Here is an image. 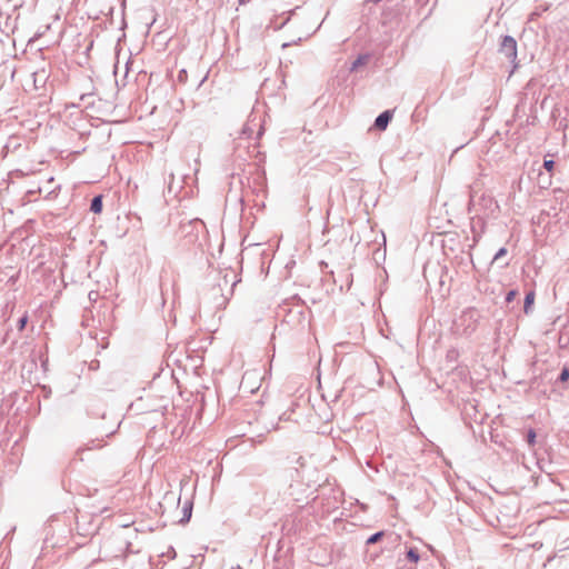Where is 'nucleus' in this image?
Returning a JSON list of instances; mask_svg holds the SVG:
<instances>
[{
	"label": "nucleus",
	"instance_id": "obj_11",
	"mask_svg": "<svg viewBox=\"0 0 569 569\" xmlns=\"http://www.w3.org/2000/svg\"><path fill=\"white\" fill-rule=\"evenodd\" d=\"M559 379L561 381H567L569 379V369L568 368L562 369Z\"/></svg>",
	"mask_w": 569,
	"mask_h": 569
},
{
	"label": "nucleus",
	"instance_id": "obj_10",
	"mask_svg": "<svg viewBox=\"0 0 569 569\" xmlns=\"http://www.w3.org/2000/svg\"><path fill=\"white\" fill-rule=\"evenodd\" d=\"M507 253V249L506 248H500L498 250V252L495 254L493 257V260L492 261H497L499 260L502 256H505Z\"/></svg>",
	"mask_w": 569,
	"mask_h": 569
},
{
	"label": "nucleus",
	"instance_id": "obj_1",
	"mask_svg": "<svg viewBox=\"0 0 569 569\" xmlns=\"http://www.w3.org/2000/svg\"><path fill=\"white\" fill-rule=\"evenodd\" d=\"M501 51L508 59L515 60L517 58V41L511 36H505L501 41Z\"/></svg>",
	"mask_w": 569,
	"mask_h": 569
},
{
	"label": "nucleus",
	"instance_id": "obj_15",
	"mask_svg": "<svg viewBox=\"0 0 569 569\" xmlns=\"http://www.w3.org/2000/svg\"><path fill=\"white\" fill-rule=\"evenodd\" d=\"M515 296H516V291H513V290L509 291V292L507 293V297H506L507 302L512 301V300H513V298H515Z\"/></svg>",
	"mask_w": 569,
	"mask_h": 569
},
{
	"label": "nucleus",
	"instance_id": "obj_8",
	"mask_svg": "<svg viewBox=\"0 0 569 569\" xmlns=\"http://www.w3.org/2000/svg\"><path fill=\"white\" fill-rule=\"evenodd\" d=\"M191 517V505H186L183 507V519L182 520H189Z\"/></svg>",
	"mask_w": 569,
	"mask_h": 569
},
{
	"label": "nucleus",
	"instance_id": "obj_5",
	"mask_svg": "<svg viewBox=\"0 0 569 569\" xmlns=\"http://www.w3.org/2000/svg\"><path fill=\"white\" fill-rule=\"evenodd\" d=\"M91 211L94 213H99L102 210V200L100 196H97L91 201Z\"/></svg>",
	"mask_w": 569,
	"mask_h": 569
},
{
	"label": "nucleus",
	"instance_id": "obj_4",
	"mask_svg": "<svg viewBox=\"0 0 569 569\" xmlns=\"http://www.w3.org/2000/svg\"><path fill=\"white\" fill-rule=\"evenodd\" d=\"M369 59V56L368 54H362V56H359L351 64V68L350 70L351 71H355L357 70L360 66H363L365 63H367Z\"/></svg>",
	"mask_w": 569,
	"mask_h": 569
},
{
	"label": "nucleus",
	"instance_id": "obj_13",
	"mask_svg": "<svg viewBox=\"0 0 569 569\" xmlns=\"http://www.w3.org/2000/svg\"><path fill=\"white\" fill-rule=\"evenodd\" d=\"M555 162L553 160H545L543 167L547 171H551L553 169Z\"/></svg>",
	"mask_w": 569,
	"mask_h": 569
},
{
	"label": "nucleus",
	"instance_id": "obj_12",
	"mask_svg": "<svg viewBox=\"0 0 569 569\" xmlns=\"http://www.w3.org/2000/svg\"><path fill=\"white\" fill-rule=\"evenodd\" d=\"M536 442V432L533 430H529L528 432V443L529 445H535Z\"/></svg>",
	"mask_w": 569,
	"mask_h": 569
},
{
	"label": "nucleus",
	"instance_id": "obj_7",
	"mask_svg": "<svg viewBox=\"0 0 569 569\" xmlns=\"http://www.w3.org/2000/svg\"><path fill=\"white\" fill-rule=\"evenodd\" d=\"M407 557H408V559H409L410 561H412V562H418V561H419V559H420L419 553H418L416 550H413V549H409V550H408V552H407Z\"/></svg>",
	"mask_w": 569,
	"mask_h": 569
},
{
	"label": "nucleus",
	"instance_id": "obj_3",
	"mask_svg": "<svg viewBox=\"0 0 569 569\" xmlns=\"http://www.w3.org/2000/svg\"><path fill=\"white\" fill-rule=\"evenodd\" d=\"M391 119V113L389 111H385L380 113L375 121V126L380 129L385 130Z\"/></svg>",
	"mask_w": 569,
	"mask_h": 569
},
{
	"label": "nucleus",
	"instance_id": "obj_17",
	"mask_svg": "<svg viewBox=\"0 0 569 569\" xmlns=\"http://www.w3.org/2000/svg\"><path fill=\"white\" fill-rule=\"evenodd\" d=\"M242 133H243V134L249 136V134H250V129L246 126V127L243 128Z\"/></svg>",
	"mask_w": 569,
	"mask_h": 569
},
{
	"label": "nucleus",
	"instance_id": "obj_2",
	"mask_svg": "<svg viewBox=\"0 0 569 569\" xmlns=\"http://www.w3.org/2000/svg\"><path fill=\"white\" fill-rule=\"evenodd\" d=\"M31 77L33 79V87L38 90L44 87L47 80L49 79V72L44 68H41L33 71Z\"/></svg>",
	"mask_w": 569,
	"mask_h": 569
},
{
	"label": "nucleus",
	"instance_id": "obj_6",
	"mask_svg": "<svg viewBox=\"0 0 569 569\" xmlns=\"http://www.w3.org/2000/svg\"><path fill=\"white\" fill-rule=\"evenodd\" d=\"M535 301V292L533 291H530L526 295V298H525V307H523V310L526 313L529 312L532 303Z\"/></svg>",
	"mask_w": 569,
	"mask_h": 569
},
{
	"label": "nucleus",
	"instance_id": "obj_16",
	"mask_svg": "<svg viewBox=\"0 0 569 569\" xmlns=\"http://www.w3.org/2000/svg\"><path fill=\"white\" fill-rule=\"evenodd\" d=\"M97 296H98V293H97V292H93V291H91V292L89 293V298H90L91 300L96 299V297H97Z\"/></svg>",
	"mask_w": 569,
	"mask_h": 569
},
{
	"label": "nucleus",
	"instance_id": "obj_18",
	"mask_svg": "<svg viewBox=\"0 0 569 569\" xmlns=\"http://www.w3.org/2000/svg\"><path fill=\"white\" fill-rule=\"evenodd\" d=\"M249 0H239V4H244L247 3Z\"/></svg>",
	"mask_w": 569,
	"mask_h": 569
},
{
	"label": "nucleus",
	"instance_id": "obj_14",
	"mask_svg": "<svg viewBox=\"0 0 569 569\" xmlns=\"http://www.w3.org/2000/svg\"><path fill=\"white\" fill-rule=\"evenodd\" d=\"M27 321H28V317L27 316H23L20 320H19V323H18V329L19 330H23L26 325H27Z\"/></svg>",
	"mask_w": 569,
	"mask_h": 569
},
{
	"label": "nucleus",
	"instance_id": "obj_9",
	"mask_svg": "<svg viewBox=\"0 0 569 569\" xmlns=\"http://www.w3.org/2000/svg\"><path fill=\"white\" fill-rule=\"evenodd\" d=\"M382 536V532H376L375 535L370 536L367 540L368 545L375 543L378 541V539Z\"/></svg>",
	"mask_w": 569,
	"mask_h": 569
}]
</instances>
